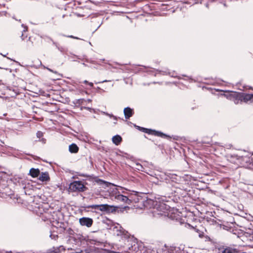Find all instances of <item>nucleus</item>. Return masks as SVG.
<instances>
[{
    "mask_svg": "<svg viewBox=\"0 0 253 253\" xmlns=\"http://www.w3.org/2000/svg\"><path fill=\"white\" fill-rule=\"evenodd\" d=\"M228 97L235 104H238L243 102L248 103L249 101L252 102V100L253 98V94L232 92L229 94Z\"/></svg>",
    "mask_w": 253,
    "mask_h": 253,
    "instance_id": "f257e3e1",
    "label": "nucleus"
},
{
    "mask_svg": "<svg viewBox=\"0 0 253 253\" xmlns=\"http://www.w3.org/2000/svg\"><path fill=\"white\" fill-rule=\"evenodd\" d=\"M110 194L111 196L114 197L115 199L118 201H122L128 205L131 203V201L127 197L121 194V192L118 188H115L113 189Z\"/></svg>",
    "mask_w": 253,
    "mask_h": 253,
    "instance_id": "f03ea898",
    "label": "nucleus"
},
{
    "mask_svg": "<svg viewBox=\"0 0 253 253\" xmlns=\"http://www.w3.org/2000/svg\"><path fill=\"white\" fill-rule=\"evenodd\" d=\"M69 188L74 192H83L85 191L87 189L84 184L80 181H75L71 183Z\"/></svg>",
    "mask_w": 253,
    "mask_h": 253,
    "instance_id": "7ed1b4c3",
    "label": "nucleus"
},
{
    "mask_svg": "<svg viewBox=\"0 0 253 253\" xmlns=\"http://www.w3.org/2000/svg\"><path fill=\"white\" fill-rule=\"evenodd\" d=\"M136 127H137V128H138L139 130H140L143 132H144L145 133H148V134H154L155 135H157V136H161V137H164V136L167 137V136L166 134H165L161 132L157 131L154 130L142 127L139 126H136Z\"/></svg>",
    "mask_w": 253,
    "mask_h": 253,
    "instance_id": "20e7f679",
    "label": "nucleus"
},
{
    "mask_svg": "<svg viewBox=\"0 0 253 253\" xmlns=\"http://www.w3.org/2000/svg\"><path fill=\"white\" fill-rule=\"evenodd\" d=\"M117 207L107 204L99 205L98 210L101 211L112 212L116 211Z\"/></svg>",
    "mask_w": 253,
    "mask_h": 253,
    "instance_id": "39448f33",
    "label": "nucleus"
},
{
    "mask_svg": "<svg viewBox=\"0 0 253 253\" xmlns=\"http://www.w3.org/2000/svg\"><path fill=\"white\" fill-rule=\"evenodd\" d=\"M79 222L81 225L88 227H90L93 223L92 219L88 217H82L80 219Z\"/></svg>",
    "mask_w": 253,
    "mask_h": 253,
    "instance_id": "423d86ee",
    "label": "nucleus"
},
{
    "mask_svg": "<svg viewBox=\"0 0 253 253\" xmlns=\"http://www.w3.org/2000/svg\"><path fill=\"white\" fill-rule=\"evenodd\" d=\"M86 101L83 99H80L78 100H76L74 101V103L76 104H79V105H81V109L82 110L84 108L89 110L90 108L89 107H84L83 105H84L86 103Z\"/></svg>",
    "mask_w": 253,
    "mask_h": 253,
    "instance_id": "0eeeda50",
    "label": "nucleus"
},
{
    "mask_svg": "<svg viewBox=\"0 0 253 253\" xmlns=\"http://www.w3.org/2000/svg\"><path fill=\"white\" fill-rule=\"evenodd\" d=\"M112 141L116 145H118L122 141V137L119 135H116L112 137Z\"/></svg>",
    "mask_w": 253,
    "mask_h": 253,
    "instance_id": "6e6552de",
    "label": "nucleus"
},
{
    "mask_svg": "<svg viewBox=\"0 0 253 253\" xmlns=\"http://www.w3.org/2000/svg\"><path fill=\"white\" fill-rule=\"evenodd\" d=\"M39 180L42 181H47L49 180V176L47 172H42L39 177Z\"/></svg>",
    "mask_w": 253,
    "mask_h": 253,
    "instance_id": "1a4fd4ad",
    "label": "nucleus"
},
{
    "mask_svg": "<svg viewBox=\"0 0 253 253\" xmlns=\"http://www.w3.org/2000/svg\"><path fill=\"white\" fill-rule=\"evenodd\" d=\"M40 170L32 168L30 170V174L33 177H37L40 174Z\"/></svg>",
    "mask_w": 253,
    "mask_h": 253,
    "instance_id": "9d476101",
    "label": "nucleus"
},
{
    "mask_svg": "<svg viewBox=\"0 0 253 253\" xmlns=\"http://www.w3.org/2000/svg\"><path fill=\"white\" fill-rule=\"evenodd\" d=\"M69 151L71 153H77L79 150V148L77 145L74 143L72 144L69 146Z\"/></svg>",
    "mask_w": 253,
    "mask_h": 253,
    "instance_id": "9b49d317",
    "label": "nucleus"
},
{
    "mask_svg": "<svg viewBox=\"0 0 253 253\" xmlns=\"http://www.w3.org/2000/svg\"><path fill=\"white\" fill-rule=\"evenodd\" d=\"M21 26L23 28V29L22 30V33L21 36V38L22 40H24L27 37V36L26 35L25 36V35L24 34V33L26 32L27 31L28 27H27V26H25L23 24L21 25Z\"/></svg>",
    "mask_w": 253,
    "mask_h": 253,
    "instance_id": "f8f14e48",
    "label": "nucleus"
},
{
    "mask_svg": "<svg viewBox=\"0 0 253 253\" xmlns=\"http://www.w3.org/2000/svg\"><path fill=\"white\" fill-rule=\"evenodd\" d=\"M50 40H51L53 44L55 45L56 47L57 48V49L59 51H60L61 52H63L64 51V48L62 47L59 46V45L56 42H55L54 41H53L52 40L51 38H50Z\"/></svg>",
    "mask_w": 253,
    "mask_h": 253,
    "instance_id": "ddd939ff",
    "label": "nucleus"
},
{
    "mask_svg": "<svg viewBox=\"0 0 253 253\" xmlns=\"http://www.w3.org/2000/svg\"><path fill=\"white\" fill-rule=\"evenodd\" d=\"M125 116L126 119H128L132 116V112H124Z\"/></svg>",
    "mask_w": 253,
    "mask_h": 253,
    "instance_id": "4468645a",
    "label": "nucleus"
},
{
    "mask_svg": "<svg viewBox=\"0 0 253 253\" xmlns=\"http://www.w3.org/2000/svg\"><path fill=\"white\" fill-rule=\"evenodd\" d=\"M99 206V205H93L90 206L89 207L91 208V209H97V210H98Z\"/></svg>",
    "mask_w": 253,
    "mask_h": 253,
    "instance_id": "2eb2a0df",
    "label": "nucleus"
},
{
    "mask_svg": "<svg viewBox=\"0 0 253 253\" xmlns=\"http://www.w3.org/2000/svg\"><path fill=\"white\" fill-rule=\"evenodd\" d=\"M160 72L163 73V74H169L170 76H171V77H175V76H174V73H173L171 75L170 73H169V72H168L167 73L166 71H160Z\"/></svg>",
    "mask_w": 253,
    "mask_h": 253,
    "instance_id": "dca6fc26",
    "label": "nucleus"
},
{
    "mask_svg": "<svg viewBox=\"0 0 253 253\" xmlns=\"http://www.w3.org/2000/svg\"><path fill=\"white\" fill-rule=\"evenodd\" d=\"M123 111H133V109L130 108L129 107H126L124 108Z\"/></svg>",
    "mask_w": 253,
    "mask_h": 253,
    "instance_id": "f3484780",
    "label": "nucleus"
},
{
    "mask_svg": "<svg viewBox=\"0 0 253 253\" xmlns=\"http://www.w3.org/2000/svg\"><path fill=\"white\" fill-rule=\"evenodd\" d=\"M37 135L38 137L40 138L42 136V133L41 131H38L37 133Z\"/></svg>",
    "mask_w": 253,
    "mask_h": 253,
    "instance_id": "a211bd4d",
    "label": "nucleus"
},
{
    "mask_svg": "<svg viewBox=\"0 0 253 253\" xmlns=\"http://www.w3.org/2000/svg\"><path fill=\"white\" fill-rule=\"evenodd\" d=\"M101 182L103 183L104 184H105L106 185V186H107V187L109 186V185H112L111 183H108V182H105V181H101Z\"/></svg>",
    "mask_w": 253,
    "mask_h": 253,
    "instance_id": "6ab92c4d",
    "label": "nucleus"
},
{
    "mask_svg": "<svg viewBox=\"0 0 253 253\" xmlns=\"http://www.w3.org/2000/svg\"><path fill=\"white\" fill-rule=\"evenodd\" d=\"M67 37L70 38H73V39H79V38L78 37H74V36H73L72 35L68 36Z\"/></svg>",
    "mask_w": 253,
    "mask_h": 253,
    "instance_id": "aec40b11",
    "label": "nucleus"
},
{
    "mask_svg": "<svg viewBox=\"0 0 253 253\" xmlns=\"http://www.w3.org/2000/svg\"><path fill=\"white\" fill-rule=\"evenodd\" d=\"M46 69H47L48 71H49L50 72H51L54 73H55V74H57V72L56 71H53L52 70H51V69H50V68H46Z\"/></svg>",
    "mask_w": 253,
    "mask_h": 253,
    "instance_id": "412c9836",
    "label": "nucleus"
},
{
    "mask_svg": "<svg viewBox=\"0 0 253 253\" xmlns=\"http://www.w3.org/2000/svg\"><path fill=\"white\" fill-rule=\"evenodd\" d=\"M88 84L89 85V86H90V87H93V83H89V82H88Z\"/></svg>",
    "mask_w": 253,
    "mask_h": 253,
    "instance_id": "4be33fe9",
    "label": "nucleus"
},
{
    "mask_svg": "<svg viewBox=\"0 0 253 253\" xmlns=\"http://www.w3.org/2000/svg\"><path fill=\"white\" fill-rule=\"evenodd\" d=\"M108 82V81H107V80H104V81H103L102 82H99L98 83H105V82Z\"/></svg>",
    "mask_w": 253,
    "mask_h": 253,
    "instance_id": "5701e85b",
    "label": "nucleus"
},
{
    "mask_svg": "<svg viewBox=\"0 0 253 253\" xmlns=\"http://www.w3.org/2000/svg\"><path fill=\"white\" fill-rule=\"evenodd\" d=\"M109 116H110V117H112L115 120H116V118L115 117L113 116H110V115H109Z\"/></svg>",
    "mask_w": 253,
    "mask_h": 253,
    "instance_id": "b1692460",
    "label": "nucleus"
},
{
    "mask_svg": "<svg viewBox=\"0 0 253 253\" xmlns=\"http://www.w3.org/2000/svg\"><path fill=\"white\" fill-rule=\"evenodd\" d=\"M84 84H88V82L87 81H86V80H84Z\"/></svg>",
    "mask_w": 253,
    "mask_h": 253,
    "instance_id": "393cba45",
    "label": "nucleus"
},
{
    "mask_svg": "<svg viewBox=\"0 0 253 253\" xmlns=\"http://www.w3.org/2000/svg\"><path fill=\"white\" fill-rule=\"evenodd\" d=\"M125 209H129V207H125Z\"/></svg>",
    "mask_w": 253,
    "mask_h": 253,
    "instance_id": "a878e982",
    "label": "nucleus"
},
{
    "mask_svg": "<svg viewBox=\"0 0 253 253\" xmlns=\"http://www.w3.org/2000/svg\"><path fill=\"white\" fill-rule=\"evenodd\" d=\"M187 77L188 78V79H190V80H191V79H191V77Z\"/></svg>",
    "mask_w": 253,
    "mask_h": 253,
    "instance_id": "bb28decb",
    "label": "nucleus"
},
{
    "mask_svg": "<svg viewBox=\"0 0 253 253\" xmlns=\"http://www.w3.org/2000/svg\"><path fill=\"white\" fill-rule=\"evenodd\" d=\"M224 6H226V3H224Z\"/></svg>",
    "mask_w": 253,
    "mask_h": 253,
    "instance_id": "cd10ccee",
    "label": "nucleus"
},
{
    "mask_svg": "<svg viewBox=\"0 0 253 253\" xmlns=\"http://www.w3.org/2000/svg\"><path fill=\"white\" fill-rule=\"evenodd\" d=\"M30 39H31V38H30V37H29V39H28V40H29V41H30Z\"/></svg>",
    "mask_w": 253,
    "mask_h": 253,
    "instance_id": "c85d7f7f",
    "label": "nucleus"
},
{
    "mask_svg": "<svg viewBox=\"0 0 253 253\" xmlns=\"http://www.w3.org/2000/svg\"><path fill=\"white\" fill-rule=\"evenodd\" d=\"M87 101L90 102V100L88 99Z\"/></svg>",
    "mask_w": 253,
    "mask_h": 253,
    "instance_id": "c756f323",
    "label": "nucleus"
},
{
    "mask_svg": "<svg viewBox=\"0 0 253 253\" xmlns=\"http://www.w3.org/2000/svg\"><path fill=\"white\" fill-rule=\"evenodd\" d=\"M84 66H86V65L84 63H83Z\"/></svg>",
    "mask_w": 253,
    "mask_h": 253,
    "instance_id": "7c9ffc66",
    "label": "nucleus"
}]
</instances>
